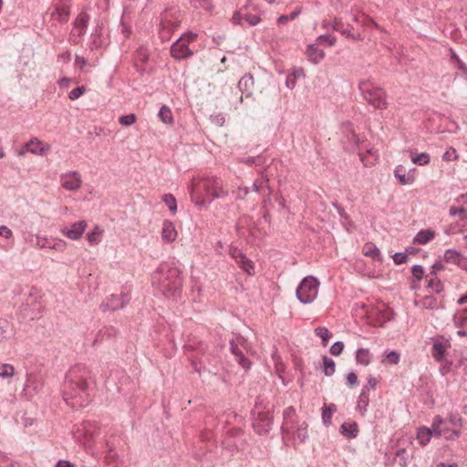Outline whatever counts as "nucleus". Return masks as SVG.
Here are the masks:
<instances>
[{
  "instance_id": "nucleus-1",
  "label": "nucleus",
  "mask_w": 467,
  "mask_h": 467,
  "mask_svg": "<svg viewBox=\"0 0 467 467\" xmlns=\"http://www.w3.org/2000/svg\"><path fill=\"white\" fill-rule=\"evenodd\" d=\"M96 380L91 369L83 364L70 368L62 385V396L71 407H83L89 402Z\"/></svg>"
},
{
  "instance_id": "nucleus-2",
  "label": "nucleus",
  "mask_w": 467,
  "mask_h": 467,
  "mask_svg": "<svg viewBox=\"0 0 467 467\" xmlns=\"http://www.w3.org/2000/svg\"><path fill=\"white\" fill-rule=\"evenodd\" d=\"M227 193L220 178L207 176L192 182L191 197L196 204L203 206L211 203L215 198L225 197Z\"/></svg>"
},
{
  "instance_id": "nucleus-3",
  "label": "nucleus",
  "mask_w": 467,
  "mask_h": 467,
  "mask_svg": "<svg viewBox=\"0 0 467 467\" xmlns=\"http://www.w3.org/2000/svg\"><path fill=\"white\" fill-rule=\"evenodd\" d=\"M157 282L165 297L175 300L180 296L182 277L177 267L161 265L160 270L153 275L152 283Z\"/></svg>"
},
{
  "instance_id": "nucleus-4",
  "label": "nucleus",
  "mask_w": 467,
  "mask_h": 467,
  "mask_svg": "<svg viewBox=\"0 0 467 467\" xmlns=\"http://www.w3.org/2000/svg\"><path fill=\"white\" fill-rule=\"evenodd\" d=\"M358 89L363 99L377 109H385L388 108L389 103L387 102L386 91L375 85L369 79L361 80L358 83Z\"/></svg>"
},
{
  "instance_id": "nucleus-5",
  "label": "nucleus",
  "mask_w": 467,
  "mask_h": 467,
  "mask_svg": "<svg viewBox=\"0 0 467 467\" xmlns=\"http://www.w3.org/2000/svg\"><path fill=\"white\" fill-rule=\"evenodd\" d=\"M252 413L254 431L259 435L268 434L274 420L271 409L267 408L263 401H256Z\"/></svg>"
},
{
  "instance_id": "nucleus-6",
  "label": "nucleus",
  "mask_w": 467,
  "mask_h": 467,
  "mask_svg": "<svg viewBox=\"0 0 467 467\" xmlns=\"http://www.w3.org/2000/svg\"><path fill=\"white\" fill-rule=\"evenodd\" d=\"M319 282L314 276L305 277L299 284L296 295L303 304L312 303L317 296Z\"/></svg>"
},
{
  "instance_id": "nucleus-7",
  "label": "nucleus",
  "mask_w": 467,
  "mask_h": 467,
  "mask_svg": "<svg viewBox=\"0 0 467 467\" xmlns=\"http://www.w3.org/2000/svg\"><path fill=\"white\" fill-rule=\"evenodd\" d=\"M51 17L60 23L67 22L70 15V5L67 0H55L52 4Z\"/></svg>"
},
{
  "instance_id": "nucleus-8",
  "label": "nucleus",
  "mask_w": 467,
  "mask_h": 467,
  "mask_svg": "<svg viewBox=\"0 0 467 467\" xmlns=\"http://www.w3.org/2000/svg\"><path fill=\"white\" fill-rule=\"evenodd\" d=\"M324 28H332L335 31L340 32L343 36L353 40H360V34H353V26L348 24L346 26L341 20L335 19L334 22L324 21L322 24Z\"/></svg>"
},
{
  "instance_id": "nucleus-9",
  "label": "nucleus",
  "mask_w": 467,
  "mask_h": 467,
  "mask_svg": "<svg viewBox=\"0 0 467 467\" xmlns=\"http://www.w3.org/2000/svg\"><path fill=\"white\" fill-rule=\"evenodd\" d=\"M171 54L175 59H186L193 55V52L185 43V37H180L171 47Z\"/></svg>"
},
{
  "instance_id": "nucleus-10",
  "label": "nucleus",
  "mask_w": 467,
  "mask_h": 467,
  "mask_svg": "<svg viewBox=\"0 0 467 467\" xmlns=\"http://www.w3.org/2000/svg\"><path fill=\"white\" fill-rule=\"evenodd\" d=\"M61 184L67 191H77L81 187L82 180L78 171H69L61 175Z\"/></svg>"
},
{
  "instance_id": "nucleus-11",
  "label": "nucleus",
  "mask_w": 467,
  "mask_h": 467,
  "mask_svg": "<svg viewBox=\"0 0 467 467\" xmlns=\"http://www.w3.org/2000/svg\"><path fill=\"white\" fill-rule=\"evenodd\" d=\"M87 226L88 223L86 221H78L71 223L69 226H64L61 233L71 240H78L82 236Z\"/></svg>"
},
{
  "instance_id": "nucleus-12",
  "label": "nucleus",
  "mask_w": 467,
  "mask_h": 467,
  "mask_svg": "<svg viewBox=\"0 0 467 467\" xmlns=\"http://www.w3.org/2000/svg\"><path fill=\"white\" fill-rule=\"evenodd\" d=\"M129 303V299L123 294L111 295L106 302L101 304L103 311L106 310H118L123 308Z\"/></svg>"
},
{
  "instance_id": "nucleus-13",
  "label": "nucleus",
  "mask_w": 467,
  "mask_h": 467,
  "mask_svg": "<svg viewBox=\"0 0 467 467\" xmlns=\"http://www.w3.org/2000/svg\"><path fill=\"white\" fill-rule=\"evenodd\" d=\"M238 88L245 98L253 96L254 79L252 74L247 73L238 82Z\"/></svg>"
},
{
  "instance_id": "nucleus-14",
  "label": "nucleus",
  "mask_w": 467,
  "mask_h": 467,
  "mask_svg": "<svg viewBox=\"0 0 467 467\" xmlns=\"http://www.w3.org/2000/svg\"><path fill=\"white\" fill-rule=\"evenodd\" d=\"M90 16L86 11H81L76 17L73 26L74 29L78 31V35L82 36L87 32Z\"/></svg>"
},
{
  "instance_id": "nucleus-15",
  "label": "nucleus",
  "mask_w": 467,
  "mask_h": 467,
  "mask_svg": "<svg viewBox=\"0 0 467 467\" xmlns=\"http://www.w3.org/2000/svg\"><path fill=\"white\" fill-rule=\"evenodd\" d=\"M450 347L448 340L436 339L433 342L431 354L437 361H441L444 358L446 349Z\"/></svg>"
},
{
  "instance_id": "nucleus-16",
  "label": "nucleus",
  "mask_w": 467,
  "mask_h": 467,
  "mask_svg": "<svg viewBox=\"0 0 467 467\" xmlns=\"http://www.w3.org/2000/svg\"><path fill=\"white\" fill-rule=\"evenodd\" d=\"M25 150L33 154L45 155L48 151L49 146L44 145L38 139L35 138L25 145Z\"/></svg>"
},
{
  "instance_id": "nucleus-17",
  "label": "nucleus",
  "mask_w": 467,
  "mask_h": 467,
  "mask_svg": "<svg viewBox=\"0 0 467 467\" xmlns=\"http://www.w3.org/2000/svg\"><path fill=\"white\" fill-rule=\"evenodd\" d=\"M394 176L401 185L412 184L415 181L414 175L406 172V169L402 165H398L394 170Z\"/></svg>"
},
{
  "instance_id": "nucleus-18",
  "label": "nucleus",
  "mask_w": 467,
  "mask_h": 467,
  "mask_svg": "<svg viewBox=\"0 0 467 467\" xmlns=\"http://www.w3.org/2000/svg\"><path fill=\"white\" fill-rule=\"evenodd\" d=\"M230 349L233 355L235 356L236 361L239 365H241L244 368L248 369L250 368L249 359L243 354L234 339L230 341Z\"/></svg>"
},
{
  "instance_id": "nucleus-19",
  "label": "nucleus",
  "mask_w": 467,
  "mask_h": 467,
  "mask_svg": "<svg viewBox=\"0 0 467 467\" xmlns=\"http://www.w3.org/2000/svg\"><path fill=\"white\" fill-rule=\"evenodd\" d=\"M26 306L32 311V314L35 312L41 314L42 309L44 308L42 303L38 301V296L33 292L28 294V296L26 299ZM36 317V315H33L32 318H35Z\"/></svg>"
},
{
  "instance_id": "nucleus-20",
  "label": "nucleus",
  "mask_w": 467,
  "mask_h": 467,
  "mask_svg": "<svg viewBox=\"0 0 467 467\" xmlns=\"http://www.w3.org/2000/svg\"><path fill=\"white\" fill-rule=\"evenodd\" d=\"M177 237V232L172 223L165 221L162 225L161 238L167 243L173 242Z\"/></svg>"
},
{
  "instance_id": "nucleus-21",
  "label": "nucleus",
  "mask_w": 467,
  "mask_h": 467,
  "mask_svg": "<svg viewBox=\"0 0 467 467\" xmlns=\"http://www.w3.org/2000/svg\"><path fill=\"white\" fill-rule=\"evenodd\" d=\"M306 55L310 61L315 64L319 63L325 57L322 49H319L315 45H309L306 48Z\"/></svg>"
},
{
  "instance_id": "nucleus-22",
  "label": "nucleus",
  "mask_w": 467,
  "mask_h": 467,
  "mask_svg": "<svg viewBox=\"0 0 467 467\" xmlns=\"http://www.w3.org/2000/svg\"><path fill=\"white\" fill-rule=\"evenodd\" d=\"M435 236V232L431 229L420 231L413 239L414 244H426Z\"/></svg>"
},
{
  "instance_id": "nucleus-23",
  "label": "nucleus",
  "mask_w": 467,
  "mask_h": 467,
  "mask_svg": "<svg viewBox=\"0 0 467 467\" xmlns=\"http://www.w3.org/2000/svg\"><path fill=\"white\" fill-rule=\"evenodd\" d=\"M13 335L12 325L6 319L0 317V342L7 340Z\"/></svg>"
},
{
  "instance_id": "nucleus-24",
  "label": "nucleus",
  "mask_w": 467,
  "mask_h": 467,
  "mask_svg": "<svg viewBox=\"0 0 467 467\" xmlns=\"http://www.w3.org/2000/svg\"><path fill=\"white\" fill-rule=\"evenodd\" d=\"M340 433L348 439L356 438L358 434V424L356 422L343 423L340 427Z\"/></svg>"
},
{
  "instance_id": "nucleus-25",
  "label": "nucleus",
  "mask_w": 467,
  "mask_h": 467,
  "mask_svg": "<svg viewBox=\"0 0 467 467\" xmlns=\"http://www.w3.org/2000/svg\"><path fill=\"white\" fill-rule=\"evenodd\" d=\"M356 361L358 364L368 366L371 362V354L368 348H358L356 351Z\"/></svg>"
},
{
  "instance_id": "nucleus-26",
  "label": "nucleus",
  "mask_w": 467,
  "mask_h": 467,
  "mask_svg": "<svg viewBox=\"0 0 467 467\" xmlns=\"http://www.w3.org/2000/svg\"><path fill=\"white\" fill-rule=\"evenodd\" d=\"M431 430L422 426L418 429L417 439L421 446H426L431 439Z\"/></svg>"
},
{
  "instance_id": "nucleus-27",
  "label": "nucleus",
  "mask_w": 467,
  "mask_h": 467,
  "mask_svg": "<svg viewBox=\"0 0 467 467\" xmlns=\"http://www.w3.org/2000/svg\"><path fill=\"white\" fill-rule=\"evenodd\" d=\"M445 422L446 420L441 416L434 417L431 427L430 428L431 430V436L440 437L441 433L445 431V429L441 427Z\"/></svg>"
},
{
  "instance_id": "nucleus-28",
  "label": "nucleus",
  "mask_w": 467,
  "mask_h": 467,
  "mask_svg": "<svg viewBox=\"0 0 467 467\" xmlns=\"http://www.w3.org/2000/svg\"><path fill=\"white\" fill-rule=\"evenodd\" d=\"M322 368L326 376H332L336 371V364L332 358L324 356Z\"/></svg>"
},
{
  "instance_id": "nucleus-29",
  "label": "nucleus",
  "mask_w": 467,
  "mask_h": 467,
  "mask_svg": "<svg viewBox=\"0 0 467 467\" xmlns=\"http://www.w3.org/2000/svg\"><path fill=\"white\" fill-rule=\"evenodd\" d=\"M315 334L322 339V345L326 347L332 337V334L325 327H317L315 328Z\"/></svg>"
},
{
  "instance_id": "nucleus-30",
  "label": "nucleus",
  "mask_w": 467,
  "mask_h": 467,
  "mask_svg": "<svg viewBox=\"0 0 467 467\" xmlns=\"http://www.w3.org/2000/svg\"><path fill=\"white\" fill-rule=\"evenodd\" d=\"M159 117L160 119H161L162 122L166 123V124H171L172 123L173 121V118H172V113H171V109L166 106V105H163L161 109H160V111H159Z\"/></svg>"
},
{
  "instance_id": "nucleus-31",
  "label": "nucleus",
  "mask_w": 467,
  "mask_h": 467,
  "mask_svg": "<svg viewBox=\"0 0 467 467\" xmlns=\"http://www.w3.org/2000/svg\"><path fill=\"white\" fill-rule=\"evenodd\" d=\"M451 59L455 63L457 68L461 70L462 74L467 79V66L460 59L458 55L452 49H451Z\"/></svg>"
},
{
  "instance_id": "nucleus-32",
  "label": "nucleus",
  "mask_w": 467,
  "mask_h": 467,
  "mask_svg": "<svg viewBox=\"0 0 467 467\" xmlns=\"http://www.w3.org/2000/svg\"><path fill=\"white\" fill-rule=\"evenodd\" d=\"M236 264L246 272L248 275H252V270L254 269V264L251 260H249L245 255L244 258H239L236 260Z\"/></svg>"
},
{
  "instance_id": "nucleus-33",
  "label": "nucleus",
  "mask_w": 467,
  "mask_h": 467,
  "mask_svg": "<svg viewBox=\"0 0 467 467\" xmlns=\"http://www.w3.org/2000/svg\"><path fill=\"white\" fill-rule=\"evenodd\" d=\"M409 453L406 449L400 448L396 451V460L401 467H406L408 464Z\"/></svg>"
},
{
  "instance_id": "nucleus-34",
  "label": "nucleus",
  "mask_w": 467,
  "mask_h": 467,
  "mask_svg": "<svg viewBox=\"0 0 467 467\" xmlns=\"http://www.w3.org/2000/svg\"><path fill=\"white\" fill-rule=\"evenodd\" d=\"M421 306L426 309H435L438 307L437 299L433 296H426L420 301Z\"/></svg>"
},
{
  "instance_id": "nucleus-35",
  "label": "nucleus",
  "mask_w": 467,
  "mask_h": 467,
  "mask_svg": "<svg viewBox=\"0 0 467 467\" xmlns=\"http://www.w3.org/2000/svg\"><path fill=\"white\" fill-rule=\"evenodd\" d=\"M102 231L99 229V226H95L93 231L89 232L87 234V239L90 244H96L100 242L99 235L101 234Z\"/></svg>"
},
{
  "instance_id": "nucleus-36",
  "label": "nucleus",
  "mask_w": 467,
  "mask_h": 467,
  "mask_svg": "<svg viewBox=\"0 0 467 467\" xmlns=\"http://www.w3.org/2000/svg\"><path fill=\"white\" fill-rule=\"evenodd\" d=\"M28 242H30L33 245L37 246L39 248L49 247L50 244V242L47 238L34 235L30 236Z\"/></svg>"
},
{
  "instance_id": "nucleus-37",
  "label": "nucleus",
  "mask_w": 467,
  "mask_h": 467,
  "mask_svg": "<svg viewBox=\"0 0 467 467\" xmlns=\"http://www.w3.org/2000/svg\"><path fill=\"white\" fill-rule=\"evenodd\" d=\"M306 428L307 425L306 423H303L301 426H299L296 431L294 433V439H297L300 442H304L308 436Z\"/></svg>"
},
{
  "instance_id": "nucleus-38",
  "label": "nucleus",
  "mask_w": 467,
  "mask_h": 467,
  "mask_svg": "<svg viewBox=\"0 0 467 467\" xmlns=\"http://www.w3.org/2000/svg\"><path fill=\"white\" fill-rule=\"evenodd\" d=\"M149 56V49L143 46L140 47L136 51V59L143 64L147 63Z\"/></svg>"
},
{
  "instance_id": "nucleus-39",
  "label": "nucleus",
  "mask_w": 467,
  "mask_h": 467,
  "mask_svg": "<svg viewBox=\"0 0 467 467\" xmlns=\"http://www.w3.org/2000/svg\"><path fill=\"white\" fill-rule=\"evenodd\" d=\"M15 368L10 364H3L0 366V378L9 379L14 375Z\"/></svg>"
},
{
  "instance_id": "nucleus-40",
  "label": "nucleus",
  "mask_w": 467,
  "mask_h": 467,
  "mask_svg": "<svg viewBox=\"0 0 467 467\" xmlns=\"http://www.w3.org/2000/svg\"><path fill=\"white\" fill-rule=\"evenodd\" d=\"M427 288H431L435 293L439 294L442 291L443 285L439 279L431 277L428 280Z\"/></svg>"
},
{
  "instance_id": "nucleus-41",
  "label": "nucleus",
  "mask_w": 467,
  "mask_h": 467,
  "mask_svg": "<svg viewBox=\"0 0 467 467\" xmlns=\"http://www.w3.org/2000/svg\"><path fill=\"white\" fill-rule=\"evenodd\" d=\"M461 254L453 249H448L445 251L444 259L446 262L456 263L460 260Z\"/></svg>"
},
{
  "instance_id": "nucleus-42",
  "label": "nucleus",
  "mask_w": 467,
  "mask_h": 467,
  "mask_svg": "<svg viewBox=\"0 0 467 467\" xmlns=\"http://www.w3.org/2000/svg\"><path fill=\"white\" fill-rule=\"evenodd\" d=\"M411 161L413 163L420 166L426 165L430 162V155L428 153L422 152L412 157Z\"/></svg>"
},
{
  "instance_id": "nucleus-43",
  "label": "nucleus",
  "mask_w": 467,
  "mask_h": 467,
  "mask_svg": "<svg viewBox=\"0 0 467 467\" xmlns=\"http://www.w3.org/2000/svg\"><path fill=\"white\" fill-rule=\"evenodd\" d=\"M364 249L365 255L371 256L373 259H376L379 256V249L374 246L372 244H367Z\"/></svg>"
},
{
  "instance_id": "nucleus-44",
  "label": "nucleus",
  "mask_w": 467,
  "mask_h": 467,
  "mask_svg": "<svg viewBox=\"0 0 467 467\" xmlns=\"http://www.w3.org/2000/svg\"><path fill=\"white\" fill-rule=\"evenodd\" d=\"M369 402L368 394L367 393V390L363 389L359 394L358 400V408H366L368 407Z\"/></svg>"
},
{
  "instance_id": "nucleus-45",
  "label": "nucleus",
  "mask_w": 467,
  "mask_h": 467,
  "mask_svg": "<svg viewBox=\"0 0 467 467\" xmlns=\"http://www.w3.org/2000/svg\"><path fill=\"white\" fill-rule=\"evenodd\" d=\"M137 119V117L135 114L131 113L129 115H123L119 117V122L123 126H130L133 124Z\"/></svg>"
},
{
  "instance_id": "nucleus-46",
  "label": "nucleus",
  "mask_w": 467,
  "mask_h": 467,
  "mask_svg": "<svg viewBox=\"0 0 467 467\" xmlns=\"http://www.w3.org/2000/svg\"><path fill=\"white\" fill-rule=\"evenodd\" d=\"M400 354L395 350L389 351L386 355L387 362L391 365H397L400 362Z\"/></svg>"
},
{
  "instance_id": "nucleus-47",
  "label": "nucleus",
  "mask_w": 467,
  "mask_h": 467,
  "mask_svg": "<svg viewBox=\"0 0 467 467\" xmlns=\"http://www.w3.org/2000/svg\"><path fill=\"white\" fill-rule=\"evenodd\" d=\"M163 201L171 212L176 211V209H177L176 200L172 194H165L163 197Z\"/></svg>"
},
{
  "instance_id": "nucleus-48",
  "label": "nucleus",
  "mask_w": 467,
  "mask_h": 467,
  "mask_svg": "<svg viewBox=\"0 0 467 467\" xmlns=\"http://www.w3.org/2000/svg\"><path fill=\"white\" fill-rule=\"evenodd\" d=\"M449 422L454 427L462 426V418L459 413H451L448 418Z\"/></svg>"
},
{
  "instance_id": "nucleus-49",
  "label": "nucleus",
  "mask_w": 467,
  "mask_h": 467,
  "mask_svg": "<svg viewBox=\"0 0 467 467\" xmlns=\"http://www.w3.org/2000/svg\"><path fill=\"white\" fill-rule=\"evenodd\" d=\"M85 92H86L85 87H83V86L77 87L69 92L68 98L71 100H75V99H78L80 96H82Z\"/></svg>"
},
{
  "instance_id": "nucleus-50",
  "label": "nucleus",
  "mask_w": 467,
  "mask_h": 467,
  "mask_svg": "<svg viewBox=\"0 0 467 467\" xmlns=\"http://www.w3.org/2000/svg\"><path fill=\"white\" fill-rule=\"evenodd\" d=\"M344 344L342 341L335 342L330 348V353L334 356H338L343 352Z\"/></svg>"
},
{
  "instance_id": "nucleus-51",
  "label": "nucleus",
  "mask_w": 467,
  "mask_h": 467,
  "mask_svg": "<svg viewBox=\"0 0 467 467\" xmlns=\"http://www.w3.org/2000/svg\"><path fill=\"white\" fill-rule=\"evenodd\" d=\"M317 41L320 43L327 42L329 47H333L336 44L337 38H336V36H334L332 35L327 34V35L319 36L317 38Z\"/></svg>"
},
{
  "instance_id": "nucleus-52",
  "label": "nucleus",
  "mask_w": 467,
  "mask_h": 467,
  "mask_svg": "<svg viewBox=\"0 0 467 467\" xmlns=\"http://www.w3.org/2000/svg\"><path fill=\"white\" fill-rule=\"evenodd\" d=\"M393 261L396 265H401L408 261V254L406 253H396L392 255Z\"/></svg>"
},
{
  "instance_id": "nucleus-53",
  "label": "nucleus",
  "mask_w": 467,
  "mask_h": 467,
  "mask_svg": "<svg viewBox=\"0 0 467 467\" xmlns=\"http://www.w3.org/2000/svg\"><path fill=\"white\" fill-rule=\"evenodd\" d=\"M411 273L416 279L421 280L424 275V269L420 265H414L411 268Z\"/></svg>"
},
{
  "instance_id": "nucleus-54",
  "label": "nucleus",
  "mask_w": 467,
  "mask_h": 467,
  "mask_svg": "<svg viewBox=\"0 0 467 467\" xmlns=\"http://www.w3.org/2000/svg\"><path fill=\"white\" fill-rule=\"evenodd\" d=\"M299 14H300L299 10H295V11L291 12L289 15H283V16H279L277 22L279 24H282L289 19L293 20V19L296 18L299 16Z\"/></svg>"
},
{
  "instance_id": "nucleus-55",
  "label": "nucleus",
  "mask_w": 467,
  "mask_h": 467,
  "mask_svg": "<svg viewBox=\"0 0 467 467\" xmlns=\"http://www.w3.org/2000/svg\"><path fill=\"white\" fill-rule=\"evenodd\" d=\"M244 19L250 25V26H256L260 21L261 18L257 15H244Z\"/></svg>"
},
{
  "instance_id": "nucleus-56",
  "label": "nucleus",
  "mask_w": 467,
  "mask_h": 467,
  "mask_svg": "<svg viewBox=\"0 0 467 467\" xmlns=\"http://www.w3.org/2000/svg\"><path fill=\"white\" fill-rule=\"evenodd\" d=\"M347 384L350 387L357 386L358 384V376L354 372H349L347 375Z\"/></svg>"
},
{
  "instance_id": "nucleus-57",
  "label": "nucleus",
  "mask_w": 467,
  "mask_h": 467,
  "mask_svg": "<svg viewBox=\"0 0 467 467\" xmlns=\"http://www.w3.org/2000/svg\"><path fill=\"white\" fill-rule=\"evenodd\" d=\"M457 158H458V155L454 149H451V150H447L442 156L443 161H452V160H456Z\"/></svg>"
},
{
  "instance_id": "nucleus-58",
  "label": "nucleus",
  "mask_w": 467,
  "mask_h": 467,
  "mask_svg": "<svg viewBox=\"0 0 467 467\" xmlns=\"http://www.w3.org/2000/svg\"><path fill=\"white\" fill-rule=\"evenodd\" d=\"M267 186V182L265 180L255 181L253 183V190L254 192H260L264 187Z\"/></svg>"
},
{
  "instance_id": "nucleus-59",
  "label": "nucleus",
  "mask_w": 467,
  "mask_h": 467,
  "mask_svg": "<svg viewBox=\"0 0 467 467\" xmlns=\"http://www.w3.org/2000/svg\"><path fill=\"white\" fill-rule=\"evenodd\" d=\"M12 235H13V233L9 228H7L5 225L0 226V236H3L5 239H9L12 237Z\"/></svg>"
},
{
  "instance_id": "nucleus-60",
  "label": "nucleus",
  "mask_w": 467,
  "mask_h": 467,
  "mask_svg": "<svg viewBox=\"0 0 467 467\" xmlns=\"http://www.w3.org/2000/svg\"><path fill=\"white\" fill-rule=\"evenodd\" d=\"M331 418H332V414L330 411H327L324 408H323V411H322V420L324 422L325 425H328L331 423Z\"/></svg>"
},
{
  "instance_id": "nucleus-61",
  "label": "nucleus",
  "mask_w": 467,
  "mask_h": 467,
  "mask_svg": "<svg viewBox=\"0 0 467 467\" xmlns=\"http://www.w3.org/2000/svg\"><path fill=\"white\" fill-rule=\"evenodd\" d=\"M464 212V208L462 207H455L451 206L449 210L450 216H456L458 214H461L462 216V213Z\"/></svg>"
},
{
  "instance_id": "nucleus-62",
  "label": "nucleus",
  "mask_w": 467,
  "mask_h": 467,
  "mask_svg": "<svg viewBox=\"0 0 467 467\" xmlns=\"http://www.w3.org/2000/svg\"><path fill=\"white\" fill-rule=\"evenodd\" d=\"M230 253H231L232 257L234 258L235 261L239 258H243V259L244 258V254L242 251H240L238 248H232Z\"/></svg>"
},
{
  "instance_id": "nucleus-63",
  "label": "nucleus",
  "mask_w": 467,
  "mask_h": 467,
  "mask_svg": "<svg viewBox=\"0 0 467 467\" xmlns=\"http://www.w3.org/2000/svg\"><path fill=\"white\" fill-rule=\"evenodd\" d=\"M87 60L83 57L77 56L75 59V64L79 67L81 70L84 69L87 65Z\"/></svg>"
},
{
  "instance_id": "nucleus-64",
  "label": "nucleus",
  "mask_w": 467,
  "mask_h": 467,
  "mask_svg": "<svg viewBox=\"0 0 467 467\" xmlns=\"http://www.w3.org/2000/svg\"><path fill=\"white\" fill-rule=\"evenodd\" d=\"M56 467H74V464L66 460H60L57 462Z\"/></svg>"
}]
</instances>
